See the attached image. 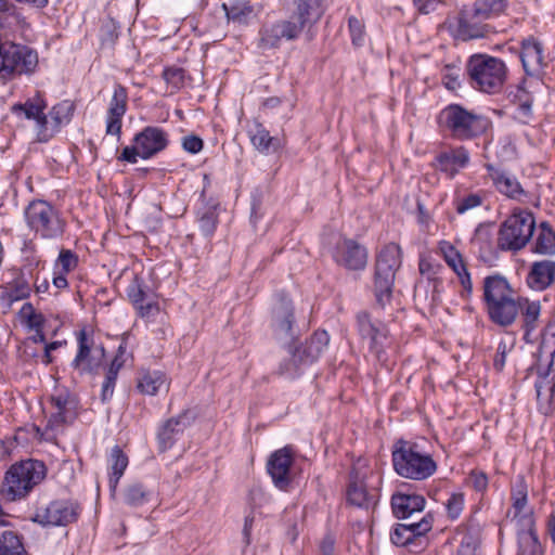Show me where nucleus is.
Instances as JSON below:
<instances>
[{"label": "nucleus", "instance_id": "nucleus-19", "mask_svg": "<svg viewBox=\"0 0 555 555\" xmlns=\"http://www.w3.org/2000/svg\"><path fill=\"white\" fill-rule=\"evenodd\" d=\"M307 29L297 20L280 21L261 31L260 46L263 49L278 48L282 39L294 40Z\"/></svg>", "mask_w": 555, "mask_h": 555}, {"label": "nucleus", "instance_id": "nucleus-10", "mask_svg": "<svg viewBox=\"0 0 555 555\" xmlns=\"http://www.w3.org/2000/svg\"><path fill=\"white\" fill-rule=\"evenodd\" d=\"M480 9L473 2L464 4L460 9L457 15L448 18L443 26L449 30L453 38L462 41H469L487 37L490 26L486 23Z\"/></svg>", "mask_w": 555, "mask_h": 555}, {"label": "nucleus", "instance_id": "nucleus-3", "mask_svg": "<svg viewBox=\"0 0 555 555\" xmlns=\"http://www.w3.org/2000/svg\"><path fill=\"white\" fill-rule=\"evenodd\" d=\"M466 72L473 89L487 94H498L507 80L508 69L503 60L486 53H476L467 60Z\"/></svg>", "mask_w": 555, "mask_h": 555}, {"label": "nucleus", "instance_id": "nucleus-53", "mask_svg": "<svg viewBox=\"0 0 555 555\" xmlns=\"http://www.w3.org/2000/svg\"><path fill=\"white\" fill-rule=\"evenodd\" d=\"M199 229L203 234L208 237L211 236L217 228V215L215 211L208 209L198 219Z\"/></svg>", "mask_w": 555, "mask_h": 555}, {"label": "nucleus", "instance_id": "nucleus-42", "mask_svg": "<svg viewBox=\"0 0 555 555\" xmlns=\"http://www.w3.org/2000/svg\"><path fill=\"white\" fill-rule=\"evenodd\" d=\"M166 383L165 375L159 371L141 373L137 388L144 395L154 396Z\"/></svg>", "mask_w": 555, "mask_h": 555}, {"label": "nucleus", "instance_id": "nucleus-32", "mask_svg": "<svg viewBox=\"0 0 555 555\" xmlns=\"http://www.w3.org/2000/svg\"><path fill=\"white\" fill-rule=\"evenodd\" d=\"M488 169L490 171V177L500 193L514 199H518L524 194V190L515 177L505 171L493 169L492 166H489Z\"/></svg>", "mask_w": 555, "mask_h": 555}, {"label": "nucleus", "instance_id": "nucleus-36", "mask_svg": "<svg viewBox=\"0 0 555 555\" xmlns=\"http://www.w3.org/2000/svg\"><path fill=\"white\" fill-rule=\"evenodd\" d=\"M222 9L229 21L246 24L254 13L249 0H223Z\"/></svg>", "mask_w": 555, "mask_h": 555}, {"label": "nucleus", "instance_id": "nucleus-58", "mask_svg": "<svg viewBox=\"0 0 555 555\" xmlns=\"http://www.w3.org/2000/svg\"><path fill=\"white\" fill-rule=\"evenodd\" d=\"M203 140L194 134L182 138V147L184 151L191 154H197L203 150Z\"/></svg>", "mask_w": 555, "mask_h": 555}, {"label": "nucleus", "instance_id": "nucleus-45", "mask_svg": "<svg viewBox=\"0 0 555 555\" xmlns=\"http://www.w3.org/2000/svg\"><path fill=\"white\" fill-rule=\"evenodd\" d=\"M52 122L53 120L49 117V113L46 114L43 111L35 122L36 139L38 142L47 143L60 132L57 127Z\"/></svg>", "mask_w": 555, "mask_h": 555}, {"label": "nucleus", "instance_id": "nucleus-24", "mask_svg": "<svg viewBox=\"0 0 555 555\" xmlns=\"http://www.w3.org/2000/svg\"><path fill=\"white\" fill-rule=\"evenodd\" d=\"M541 304L538 300H529L524 298L521 301V330L524 332V340L527 344H535L540 337V315Z\"/></svg>", "mask_w": 555, "mask_h": 555}, {"label": "nucleus", "instance_id": "nucleus-8", "mask_svg": "<svg viewBox=\"0 0 555 555\" xmlns=\"http://www.w3.org/2000/svg\"><path fill=\"white\" fill-rule=\"evenodd\" d=\"M535 229L531 211L514 209L502 222L498 232L496 245L503 251H519L530 242Z\"/></svg>", "mask_w": 555, "mask_h": 555}, {"label": "nucleus", "instance_id": "nucleus-63", "mask_svg": "<svg viewBox=\"0 0 555 555\" xmlns=\"http://www.w3.org/2000/svg\"><path fill=\"white\" fill-rule=\"evenodd\" d=\"M473 487L476 491H483L488 486V478L483 473H472L470 475Z\"/></svg>", "mask_w": 555, "mask_h": 555}, {"label": "nucleus", "instance_id": "nucleus-48", "mask_svg": "<svg viewBox=\"0 0 555 555\" xmlns=\"http://www.w3.org/2000/svg\"><path fill=\"white\" fill-rule=\"evenodd\" d=\"M20 317L29 330L43 328L44 317L41 313L36 312L31 304L26 302L23 305L20 310Z\"/></svg>", "mask_w": 555, "mask_h": 555}, {"label": "nucleus", "instance_id": "nucleus-15", "mask_svg": "<svg viewBox=\"0 0 555 555\" xmlns=\"http://www.w3.org/2000/svg\"><path fill=\"white\" fill-rule=\"evenodd\" d=\"M127 296L141 318L151 319L158 314V296L139 275H134L127 287Z\"/></svg>", "mask_w": 555, "mask_h": 555}, {"label": "nucleus", "instance_id": "nucleus-41", "mask_svg": "<svg viewBox=\"0 0 555 555\" xmlns=\"http://www.w3.org/2000/svg\"><path fill=\"white\" fill-rule=\"evenodd\" d=\"M347 501L357 507L369 508L373 504V498L369 494L363 481L351 479L347 489Z\"/></svg>", "mask_w": 555, "mask_h": 555}, {"label": "nucleus", "instance_id": "nucleus-20", "mask_svg": "<svg viewBox=\"0 0 555 555\" xmlns=\"http://www.w3.org/2000/svg\"><path fill=\"white\" fill-rule=\"evenodd\" d=\"M128 108V91L120 83L114 86L112 99L106 112V134L120 137L122 118Z\"/></svg>", "mask_w": 555, "mask_h": 555}, {"label": "nucleus", "instance_id": "nucleus-43", "mask_svg": "<svg viewBox=\"0 0 555 555\" xmlns=\"http://www.w3.org/2000/svg\"><path fill=\"white\" fill-rule=\"evenodd\" d=\"M287 351L289 358L280 363L278 374L286 378H295L300 375L302 369L308 365L298 361L300 356L293 349V345H288Z\"/></svg>", "mask_w": 555, "mask_h": 555}, {"label": "nucleus", "instance_id": "nucleus-11", "mask_svg": "<svg viewBox=\"0 0 555 555\" xmlns=\"http://www.w3.org/2000/svg\"><path fill=\"white\" fill-rule=\"evenodd\" d=\"M132 145L122 149L119 160L135 164L138 158L150 159L166 150L169 144L167 131L157 126H146L138 132Z\"/></svg>", "mask_w": 555, "mask_h": 555}, {"label": "nucleus", "instance_id": "nucleus-25", "mask_svg": "<svg viewBox=\"0 0 555 555\" xmlns=\"http://www.w3.org/2000/svg\"><path fill=\"white\" fill-rule=\"evenodd\" d=\"M193 417L189 411H183L178 416L167 420L158 429V450L166 452L176 442V437L191 425Z\"/></svg>", "mask_w": 555, "mask_h": 555}, {"label": "nucleus", "instance_id": "nucleus-23", "mask_svg": "<svg viewBox=\"0 0 555 555\" xmlns=\"http://www.w3.org/2000/svg\"><path fill=\"white\" fill-rule=\"evenodd\" d=\"M296 10L293 18L299 21L306 28L311 40L312 27L322 18L327 8V0H294Z\"/></svg>", "mask_w": 555, "mask_h": 555}, {"label": "nucleus", "instance_id": "nucleus-55", "mask_svg": "<svg viewBox=\"0 0 555 555\" xmlns=\"http://www.w3.org/2000/svg\"><path fill=\"white\" fill-rule=\"evenodd\" d=\"M348 25H349L352 43L356 47L363 46L364 36H365L363 23L360 20H358L357 17H350L348 21Z\"/></svg>", "mask_w": 555, "mask_h": 555}, {"label": "nucleus", "instance_id": "nucleus-17", "mask_svg": "<svg viewBox=\"0 0 555 555\" xmlns=\"http://www.w3.org/2000/svg\"><path fill=\"white\" fill-rule=\"evenodd\" d=\"M272 330L278 339L294 337L295 314L292 299L284 293L276 294V302L272 309Z\"/></svg>", "mask_w": 555, "mask_h": 555}, {"label": "nucleus", "instance_id": "nucleus-49", "mask_svg": "<svg viewBox=\"0 0 555 555\" xmlns=\"http://www.w3.org/2000/svg\"><path fill=\"white\" fill-rule=\"evenodd\" d=\"M486 18L496 17L505 12L508 0H477L474 2Z\"/></svg>", "mask_w": 555, "mask_h": 555}, {"label": "nucleus", "instance_id": "nucleus-38", "mask_svg": "<svg viewBox=\"0 0 555 555\" xmlns=\"http://www.w3.org/2000/svg\"><path fill=\"white\" fill-rule=\"evenodd\" d=\"M46 107V102L40 96H36L28 99L25 103L14 104L11 107V112L18 118H25L36 122Z\"/></svg>", "mask_w": 555, "mask_h": 555}, {"label": "nucleus", "instance_id": "nucleus-14", "mask_svg": "<svg viewBox=\"0 0 555 555\" xmlns=\"http://www.w3.org/2000/svg\"><path fill=\"white\" fill-rule=\"evenodd\" d=\"M51 404L55 410L48 420L44 434L59 431L65 424L72 423L78 415L79 401L67 389H60L51 397Z\"/></svg>", "mask_w": 555, "mask_h": 555}, {"label": "nucleus", "instance_id": "nucleus-39", "mask_svg": "<svg viewBox=\"0 0 555 555\" xmlns=\"http://www.w3.org/2000/svg\"><path fill=\"white\" fill-rule=\"evenodd\" d=\"M109 462L112 469L109 475V489L112 493H115L118 482L128 466V457L118 446H115L112 449Z\"/></svg>", "mask_w": 555, "mask_h": 555}, {"label": "nucleus", "instance_id": "nucleus-62", "mask_svg": "<svg viewBox=\"0 0 555 555\" xmlns=\"http://www.w3.org/2000/svg\"><path fill=\"white\" fill-rule=\"evenodd\" d=\"M334 551L335 538L332 534H326L320 544L321 555H334Z\"/></svg>", "mask_w": 555, "mask_h": 555}, {"label": "nucleus", "instance_id": "nucleus-46", "mask_svg": "<svg viewBox=\"0 0 555 555\" xmlns=\"http://www.w3.org/2000/svg\"><path fill=\"white\" fill-rule=\"evenodd\" d=\"M438 248L444 261L454 271V273L457 271H463V269L466 268L462 255L450 242H439Z\"/></svg>", "mask_w": 555, "mask_h": 555}, {"label": "nucleus", "instance_id": "nucleus-22", "mask_svg": "<svg viewBox=\"0 0 555 555\" xmlns=\"http://www.w3.org/2000/svg\"><path fill=\"white\" fill-rule=\"evenodd\" d=\"M518 552L517 555H543L538 538L533 515L524 516L517 527Z\"/></svg>", "mask_w": 555, "mask_h": 555}, {"label": "nucleus", "instance_id": "nucleus-31", "mask_svg": "<svg viewBox=\"0 0 555 555\" xmlns=\"http://www.w3.org/2000/svg\"><path fill=\"white\" fill-rule=\"evenodd\" d=\"M328 343V334L325 331H317L305 344L298 347L293 346V349L300 356L299 362L310 365L321 357Z\"/></svg>", "mask_w": 555, "mask_h": 555}, {"label": "nucleus", "instance_id": "nucleus-4", "mask_svg": "<svg viewBox=\"0 0 555 555\" xmlns=\"http://www.w3.org/2000/svg\"><path fill=\"white\" fill-rule=\"evenodd\" d=\"M47 468L43 462L26 460L14 463L7 470L0 487V495L5 501L25 499L33 489L46 478Z\"/></svg>", "mask_w": 555, "mask_h": 555}, {"label": "nucleus", "instance_id": "nucleus-5", "mask_svg": "<svg viewBox=\"0 0 555 555\" xmlns=\"http://www.w3.org/2000/svg\"><path fill=\"white\" fill-rule=\"evenodd\" d=\"M438 124L452 139L465 141L483 134L489 120L460 104H450L439 113Z\"/></svg>", "mask_w": 555, "mask_h": 555}, {"label": "nucleus", "instance_id": "nucleus-7", "mask_svg": "<svg viewBox=\"0 0 555 555\" xmlns=\"http://www.w3.org/2000/svg\"><path fill=\"white\" fill-rule=\"evenodd\" d=\"M26 224L36 236L46 241L62 238L67 227L59 209L47 201H31L24 209Z\"/></svg>", "mask_w": 555, "mask_h": 555}, {"label": "nucleus", "instance_id": "nucleus-16", "mask_svg": "<svg viewBox=\"0 0 555 555\" xmlns=\"http://www.w3.org/2000/svg\"><path fill=\"white\" fill-rule=\"evenodd\" d=\"M434 517L426 514L420 521L397 524L390 532V541L396 546L423 545L424 535L431 530Z\"/></svg>", "mask_w": 555, "mask_h": 555}, {"label": "nucleus", "instance_id": "nucleus-21", "mask_svg": "<svg viewBox=\"0 0 555 555\" xmlns=\"http://www.w3.org/2000/svg\"><path fill=\"white\" fill-rule=\"evenodd\" d=\"M334 259L349 270H362L367 262V251L356 241L345 238L337 244Z\"/></svg>", "mask_w": 555, "mask_h": 555}, {"label": "nucleus", "instance_id": "nucleus-1", "mask_svg": "<svg viewBox=\"0 0 555 555\" xmlns=\"http://www.w3.org/2000/svg\"><path fill=\"white\" fill-rule=\"evenodd\" d=\"M524 298L515 296L506 279L489 275L483 280V301L491 322L507 327L512 325L521 309Z\"/></svg>", "mask_w": 555, "mask_h": 555}, {"label": "nucleus", "instance_id": "nucleus-18", "mask_svg": "<svg viewBox=\"0 0 555 555\" xmlns=\"http://www.w3.org/2000/svg\"><path fill=\"white\" fill-rule=\"evenodd\" d=\"M294 463V450L286 446L274 451L267 463L268 474L276 488L287 491L292 483L291 467Z\"/></svg>", "mask_w": 555, "mask_h": 555}, {"label": "nucleus", "instance_id": "nucleus-52", "mask_svg": "<svg viewBox=\"0 0 555 555\" xmlns=\"http://www.w3.org/2000/svg\"><path fill=\"white\" fill-rule=\"evenodd\" d=\"M541 348L555 352V319L550 321L543 331L540 332Z\"/></svg>", "mask_w": 555, "mask_h": 555}, {"label": "nucleus", "instance_id": "nucleus-40", "mask_svg": "<svg viewBox=\"0 0 555 555\" xmlns=\"http://www.w3.org/2000/svg\"><path fill=\"white\" fill-rule=\"evenodd\" d=\"M0 555H29L22 538L13 530H5L0 534Z\"/></svg>", "mask_w": 555, "mask_h": 555}, {"label": "nucleus", "instance_id": "nucleus-27", "mask_svg": "<svg viewBox=\"0 0 555 555\" xmlns=\"http://www.w3.org/2000/svg\"><path fill=\"white\" fill-rule=\"evenodd\" d=\"M469 163V153L464 146L450 149L439 153L435 158V166L438 170L453 178L461 169Z\"/></svg>", "mask_w": 555, "mask_h": 555}, {"label": "nucleus", "instance_id": "nucleus-13", "mask_svg": "<svg viewBox=\"0 0 555 555\" xmlns=\"http://www.w3.org/2000/svg\"><path fill=\"white\" fill-rule=\"evenodd\" d=\"M80 506L73 500H54L38 507L33 520L42 526H67L78 519Z\"/></svg>", "mask_w": 555, "mask_h": 555}, {"label": "nucleus", "instance_id": "nucleus-33", "mask_svg": "<svg viewBox=\"0 0 555 555\" xmlns=\"http://www.w3.org/2000/svg\"><path fill=\"white\" fill-rule=\"evenodd\" d=\"M154 495V491L147 489L142 482L133 481L128 483L122 490V502L131 508H139L149 503Z\"/></svg>", "mask_w": 555, "mask_h": 555}, {"label": "nucleus", "instance_id": "nucleus-61", "mask_svg": "<svg viewBox=\"0 0 555 555\" xmlns=\"http://www.w3.org/2000/svg\"><path fill=\"white\" fill-rule=\"evenodd\" d=\"M525 80L521 82V85L518 86V91L516 96L520 100V107L524 111H530L532 105V98L531 95L525 90L524 88Z\"/></svg>", "mask_w": 555, "mask_h": 555}, {"label": "nucleus", "instance_id": "nucleus-35", "mask_svg": "<svg viewBox=\"0 0 555 555\" xmlns=\"http://www.w3.org/2000/svg\"><path fill=\"white\" fill-rule=\"evenodd\" d=\"M513 520L519 527V520L524 516L533 515L532 512H525L528 504V487L522 478H519L512 488L511 492Z\"/></svg>", "mask_w": 555, "mask_h": 555}, {"label": "nucleus", "instance_id": "nucleus-12", "mask_svg": "<svg viewBox=\"0 0 555 555\" xmlns=\"http://www.w3.org/2000/svg\"><path fill=\"white\" fill-rule=\"evenodd\" d=\"M78 350L72 366L81 374L95 372L103 363L105 349L101 343H96L93 334L86 328L76 334Z\"/></svg>", "mask_w": 555, "mask_h": 555}, {"label": "nucleus", "instance_id": "nucleus-9", "mask_svg": "<svg viewBox=\"0 0 555 555\" xmlns=\"http://www.w3.org/2000/svg\"><path fill=\"white\" fill-rule=\"evenodd\" d=\"M402 263V249L396 243L385 245L377 255L374 276L376 301L384 307L389 302L396 271Z\"/></svg>", "mask_w": 555, "mask_h": 555}, {"label": "nucleus", "instance_id": "nucleus-47", "mask_svg": "<svg viewBox=\"0 0 555 555\" xmlns=\"http://www.w3.org/2000/svg\"><path fill=\"white\" fill-rule=\"evenodd\" d=\"M24 20L15 11V7L7 0H0V29L21 27Z\"/></svg>", "mask_w": 555, "mask_h": 555}, {"label": "nucleus", "instance_id": "nucleus-26", "mask_svg": "<svg viewBox=\"0 0 555 555\" xmlns=\"http://www.w3.org/2000/svg\"><path fill=\"white\" fill-rule=\"evenodd\" d=\"M520 60L528 76L539 75L546 66L542 43L532 36L525 38L521 41Z\"/></svg>", "mask_w": 555, "mask_h": 555}, {"label": "nucleus", "instance_id": "nucleus-64", "mask_svg": "<svg viewBox=\"0 0 555 555\" xmlns=\"http://www.w3.org/2000/svg\"><path fill=\"white\" fill-rule=\"evenodd\" d=\"M455 274L457 275L464 291L467 293V296L472 295L473 283L470 280V274L468 273L467 269L464 268L463 271H457V272H455Z\"/></svg>", "mask_w": 555, "mask_h": 555}, {"label": "nucleus", "instance_id": "nucleus-28", "mask_svg": "<svg viewBox=\"0 0 555 555\" xmlns=\"http://www.w3.org/2000/svg\"><path fill=\"white\" fill-rule=\"evenodd\" d=\"M390 503L395 517L398 519H406L412 517L415 513L423 512L426 500L421 494L398 491L392 494Z\"/></svg>", "mask_w": 555, "mask_h": 555}, {"label": "nucleus", "instance_id": "nucleus-29", "mask_svg": "<svg viewBox=\"0 0 555 555\" xmlns=\"http://www.w3.org/2000/svg\"><path fill=\"white\" fill-rule=\"evenodd\" d=\"M526 282L533 291L548 288L555 282V261L545 259L532 262Z\"/></svg>", "mask_w": 555, "mask_h": 555}, {"label": "nucleus", "instance_id": "nucleus-44", "mask_svg": "<svg viewBox=\"0 0 555 555\" xmlns=\"http://www.w3.org/2000/svg\"><path fill=\"white\" fill-rule=\"evenodd\" d=\"M74 112L75 105L70 101H62L49 111V117L53 120L52 124L61 130L63 126L69 124Z\"/></svg>", "mask_w": 555, "mask_h": 555}, {"label": "nucleus", "instance_id": "nucleus-51", "mask_svg": "<svg viewBox=\"0 0 555 555\" xmlns=\"http://www.w3.org/2000/svg\"><path fill=\"white\" fill-rule=\"evenodd\" d=\"M78 266V256L70 249H61L54 269L62 273H69Z\"/></svg>", "mask_w": 555, "mask_h": 555}, {"label": "nucleus", "instance_id": "nucleus-54", "mask_svg": "<svg viewBox=\"0 0 555 555\" xmlns=\"http://www.w3.org/2000/svg\"><path fill=\"white\" fill-rule=\"evenodd\" d=\"M464 507V494L463 493H452L450 498L446 502V508L448 512V516L451 519H456L461 515Z\"/></svg>", "mask_w": 555, "mask_h": 555}, {"label": "nucleus", "instance_id": "nucleus-57", "mask_svg": "<svg viewBox=\"0 0 555 555\" xmlns=\"http://www.w3.org/2000/svg\"><path fill=\"white\" fill-rule=\"evenodd\" d=\"M117 374L113 371H107L102 385L101 399L103 402L108 401L114 392Z\"/></svg>", "mask_w": 555, "mask_h": 555}, {"label": "nucleus", "instance_id": "nucleus-60", "mask_svg": "<svg viewBox=\"0 0 555 555\" xmlns=\"http://www.w3.org/2000/svg\"><path fill=\"white\" fill-rule=\"evenodd\" d=\"M417 11L422 14H429L443 4V0H413Z\"/></svg>", "mask_w": 555, "mask_h": 555}, {"label": "nucleus", "instance_id": "nucleus-34", "mask_svg": "<svg viewBox=\"0 0 555 555\" xmlns=\"http://www.w3.org/2000/svg\"><path fill=\"white\" fill-rule=\"evenodd\" d=\"M248 132L251 144L260 153L270 154L279 150V139L271 137L269 131L261 124L256 122Z\"/></svg>", "mask_w": 555, "mask_h": 555}, {"label": "nucleus", "instance_id": "nucleus-2", "mask_svg": "<svg viewBox=\"0 0 555 555\" xmlns=\"http://www.w3.org/2000/svg\"><path fill=\"white\" fill-rule=\"evenodd\" d=\"M393 470L403 478L422 481L437 472V463L433 456L423 451L416 442L398 439L391 448Z\"/></svg>", "mask_w": 555, "mask_h": 555}, {"label": "nucleus", "instance_id": "nucleus-6", "mask_svg": "<svg viewBox=\"0 0 555 555\" xmlns=\"http://www.w3.org/2000/svg\"><path fill=\"white\" fill-rule=\"evenodd\" d=\"M16 28L2 29L4 41L0 52V78L3 80L33 74L38 66V53L35 49L9 39Z\"/></svg>", "mask_w": 555, "mask_h": 555}, {"label": "nucleus", "instance_id": "nucleus-56", "mask_svg": "<svg viewBox=\"0 0 555 555\" xmlns=\"http://www.w3.org/2000/svg\"><path fill=\"white\" fill-rule=\"evenodd\" d=\"M482 204V198L478 194H468L467 196L461 198L456 203V211L459 214H464L467 210L476 208Z\"/></svg>", "mask_w": 555, "mask_h": 555}, {"label": "nucleus", "instance_id": "nucleus-50", "mask_svg": "<svg viewBox=\"0 0 555 555\" xmlns=\"http://www.w3.org/2000/svg\"><path fill=\"white\" fill-rule=\"evenodd\" d=\"M163 78L171 88V92L178 91L184 87L185 70L182 67L169 66L163 70Z\"/></svg>", "mask_w": 555, "mask_h": 555}, {"label": "nucleus", "instance_id": "nucleus-30", "mask_svg": "<svg viewBox=\"0 0 555 555\" xmlns=\"http://www.w3.org/2000/svg\"><path fill=\"white\" fill-rule=\"evenodd\" d=\"M357 325L360 335L363 338L370 339L372 349H377L383 346L384 341L387 339L388 330L386 325L380 321H373L365 311H361L357 314Z\"/></svg>", "mask_w": 555, "mask_h": 555}, {"label": "nucleus", "instance_id": "nucleus-37", "mask_svg": "<svg viewBox=\"0 0 555 555\" xmlns=\"http://www.w3.org/2000/svg\"><path fill=\"white\" fill-rule=\"evenodd\" d=\"M532 253L552 256L555 254V232L548 222L540 224L538 236L531 247Z\"/></svg>", "mask_w": 555, "mask_h": 555}, {"label": "nucleus", "instance_id": "nucleus-59", "mask_svg": "<svg viewBox=\"0 0 555 555\" xmlns=\"http://www.w3.org/2000/svg\"><path fill=\"white\" fill-rule=\"evenodd\" d=\"M554 388H555V384L547 377L539 378L535 382V391H537V397L539 400L543 397L544 391L546 392V397H547L546 399L551 398L553 395Z\"/></svg>", "mask_w": 555, "mask_h": 555}]
</instances>
